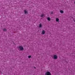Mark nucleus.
Instances as JSON below:
<instances>
[{"mask_svg": "<svg viewBox=\"0 0 75 75\" xmlns=\"http://www.w3.org/2000/svg\"><path fill=\"white\" fill-rule=\"evenodd\" d=\"M45 75H52L51 73L49 71H47Z\"/></svg>", "mask_w": 75, "mask_h": 75, "instance_id": "obj_1", "label": "nucleus"}, {"mask_svg": "<svg viewBox=\"0 0 75 75\" xmlns=\"http://www.w3.org/2000/svg\"><path fill=\"white\" fill-rule=\"evenodd\" d=\"M19 48L20 49V50H21V51H23L24 50V48L22 46H20Z\"/></svg>", "mask_w": 75, "mask_h": 75, "instance_id": "obj_2", "label": "nucleus"}, {"mask_svg": "<svg viewBox=\"0 0 75 75\" xmlns=\"http://www.w3.org/2000/svg\"><path fill=\"white\" fill-rule=\"evenodd\" d=\"M53 57H54V59H57L58 58L57 56L56 55H54L53 56Z\"/></svg>", "mask_w": 75, "mask_h": 75, "instance_id": "obj_3", "label": "nucleus"}, {"mask_svg": "<svg viewBox=\"0 0 75 75\" xmlns=\"http://www.w3.org/2000/svg\"><path fill=\"white\" fill-rule=\"evenodd\" d=\"M42 34H45V31L43 30L41 33Z\"/></svg>", "mask_w": 75, "mask_h": 75, "instance_id": "obj_4", "label": "nucleus"}, {"mask_svg": "<svg viewBox=\"0 0 75 75\" xmlns=\"http://www.w3.org/2000/svg\"><path fill=\"white\" fill-rule=\"evenodd\" d=\"M56 21L57 22H58V21H59V19L58 18H56Z\"/></svg>", "mask_w": 75, "mask_h": 75, "instance_id": "obj_5", "label": "nucleus"}, {"mask_svg": "<svg viewBox=\"0 0 75 75\" xmlns=\"http://www.w3.org/2000/svg\"><path fill=\"white\" fill-rule=\"evenodd\" d=\"M24 12L25 14H27V13H28V12H27V11H26L25 10L24 11Z\"/></svg>", "mask_w": 75, "mask_h": 75, "instance_id": "obj_6", "label": "nucleus"}, {"mask_svg": "<svg viewBox=\"0 0 75 75\" xmlns=\"http://www.w3.org/2000/svg\"><path fill=\"white\" fill-rule=\"evenodd\" d=\"M47 20H48V21H50V20H51V18H50L48 17L47 18Z\"/></svg>", "mask_w": 75, "mask_h": 75, "instance_id": "obj_7", "label": "nucleus"}, {"mask_svg": "<svg viewBox=\"0 0 75 75\" xmlns=\"http://www.w3.org/2000/svg\"><path fill=\"white\" fill-rule=\"evenodd\" d=\"M43 16H44V14H42L40 16L41 17H43Z\"/></svg>", "mask_w": 75, "mask_h": 75, "instance_id": "obj_8", "label": "nucleus"}, {"mask_svg": "<svg viewBox=\"0 0 75 75\" xmlns=\"http://www.w3.org/2000/svg\"><path fill=\"white\" fill-rule=\"evenodd\" d=\"M60 12L61 13H64V11H63L62 10H61Z\"/></svg>", "mask_w": 75, "mask_h": 75, "instance_id": "obj_9", "label": "nucleus"}, {"mask_svg": "<svg viewBox=\"0 0 75 75\" xmlns=\"http://www.w3.org/2000/svg\"><path fill=\"white\" fill-rule=\"evenodd\" d=\"M42 27V25H41V24H40L39 25V27L40 28H41Z\"/></svg>", "mask_w": 75, "mask_h": 75, "instance_id": "obj_10", "label": "nucleus"}, {"mask_svg": "<svg viewBox=\"0 0 75 75\" xmlns=\"http://www.w3.org/2000/svg\"><path fill=\"white\" fill-rule=\"evenodd\" d=\"M3 31H6V29H4Z\"/></svg>", "mask_w": 75, "mask_h": 75, "instance_id": "obj_11", "label": "nucleus"}, {"mask_svg": "<svg viewBox=\"0 0 75 75\" xmlns=\"http://www.w3.org/2000/svg\"><path fill=\"white\" fill-rule=\"evenodd\" d=\"M31 57V56H28V58H30V57Z\"/></svg>", "mask_w": 75, "mask_h": 75, "instance_id": "obj_12", "label": "nucleus"}, {"mask_svg": "<svg viewBox=\"0 0 75 75\" xmlns=\"http://www.w3.org/2000/svg\"><path fill=\"white\" fill-rule=\"evenodd\" d=\"M50 14H53V12H50Z\"/></svg>", "mask_w": 75, "mask_h": 75, "instance_id": "obj_13", "label": "nucleus"}, {"mask_svg": "<svg viewBox=\"0 0 75 75\" xmlns=\"http://www.w3.org/2000/svg\"><path fill=\"white\" fill-rule=\"evenodd\" d=\"M34 67V68H35V67Z\"/></svg>", "mask_w": 75, "mask_h": 75, "instance_id": "obj_14", "label": "nucleus"}, {"mask_svg": "<svg viewBox=\"0 0 75 75\" xmlns=\"http://www.w3.org/2000/svg\"><path fill=\"white\" fill-rule=\"evenodd\" d=\"M74 4H75V1L74 2Z\"/></svg>", "mask_w": 75, "mask_h": 75, "instance_id": "obj_15", "label": "nucleus"}]
</instances>
